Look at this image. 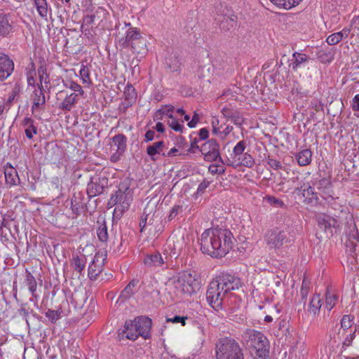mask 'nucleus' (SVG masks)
<instances>
[{
  "label": "nucleus",
  "instance_id": "obj_53",
  "mask_svg": "<svg viewBox=\"0 0 359 359\" xmlns=\"http://www.w3.org/2000/svg\"><path fill=\"white\" fill-rule=\"evenodd\" d=\"M95 14L87 15L84 16L83 20V24L81 25V28H84L85 27H89L90 25L93 24L95 20Z\"/></svg>",
  "mask_w": 359,
  "mask_h": 359
},
{
  "label": "nucleus",
  "instance_id": "obj_38",
  "mask_svg": "<svg viewBox=\"0 0 359 359\" xmlns=\"http://www.w3.org/2000/svg\"><path fill=\"white\" fill-rule=\"evenodd\" d=\"M173 111L174 107L172 105H165L156 111L154 114V119L161 120L164 115L169 118V115L172 114Z\"/></svg>",
  "mask_w": 359,
  "mask_h": 359
},
{
  "label": "nucleus",
  "instance_id": "obj_41",
  "mask_svg": "<svg viewBox=\"0 0 359 359\" xmlns=\"http://www.w3.org/2000/svg\"><path fill=\"white\" fill-rule=\"evenodd\" d=\"M39 15L45 18L48 14V4L46 0H34Z\"/></svg>",
  "mask_w": 359,
  "mask_h": 359
},
{
  "label": "nucleus",
  "instance_id": "obj_6",
  "mask_svg": "<svg viewBox=\"0 0 359 359\" xmlns=\"http://www.w3.org/2000/svg\"><path fill=\"white\" fill-rule=\"evenodd\" d=\"M265 241L270 249L280 250L285 245H291L294 238L289 230L274 229L267 231Z\"/></svg>",
  "mask_w": 359,
  "mask_h": 359
},
{
  "label": "nucleus",
  "instance_id": "obj_49",
  "mask_svg": "<svg viewBox=\"0 0 359 359\" xmlns=\"http://www.w3.org/2000/svg\"><path fill=\"white\" fill-rule=\"evenodd\" d=\"M354 317L351 315H344L341 320V326L344 330H347L351 327V323Z\"/></svg>",
  "mask_w": 359,
  "mask_h": 359
},
{
  "label": "nucleus",
  "instance_id": "obj_15",
  "mask_svg": "<svg viewBox=\"0 0 359 359\" xmlns=\"http://www.w3.org/2000/svg\"><path fill=\"white\" fill-rule=\"evenodd\" d=\"M221 287L224 288V291H227L229 294L233 290H238L241 286V280L238 277L229 273H222L217 278Z\"/></svg>",
  "mask_w": 359,
  "mask_h": 359
},
{
  "label": "nucleus",
  "instance_id": "obj_51",
  "mask_svg": "<svg viewBox=\"0 0 359 359\" xmlns=\"http://www.w3.org/2000/svg\"><path fill=\"white\" fill-rule=\"evenodd\" d=\"M208 170L211 174L222 175L224 173L225 168L223 165H221L211 164L208 168Z\"/></svg>",
  "mask_w": 359,
  "mask_h": 359
},
{
  "label": "nucleus",
  "instance_id": "obj_52",
  "mask_svg": "<svg viewBox=\"0 0 359 359\" xmlns=\"http://www.w3.org/2000/svg\"><path fill=\"white\" fill-rule=\"evenodd\" d=\"M341 41V35L339 34V32L334 33L331 35H330L327 38V43L329 45H335L337 44L339 42Z\"/></svg>",
  "mask_w": 359,
  "mask_h": 359
},
{
  "label": "nucleus",
  "instance_id": "obj_11",
  "mask_svg": "<svg viewBox=\"0 0 359 359\" xmlns=\"http://www.w3.org/2000/svg\"><path fill=\"white\" fill-rule=\"evenodd\" d=\"M109 179L105 175H95L87 184L86 192L89 198L102 194L108 187Z\"/></svg>",
  "mask_w": 359,
  "mask_h": 359
},
{
  "label": "nucleus",
  "instance_id": "obj_13",
  "mask_svg": "<svg viewBox=\"0 0 359 359\" xmlns=\"http://www.w3.org/2000/svg\"><path fill=\"white\" fill-rule=\"evenodd\" d=\"M184 238L183 235L172 234L168 240L163 254L168 257L177 258L180 252L184 246Z\"/></svg>",
  "mask_w": 359,
  "mask_h": 359
},
{
  "label": "nucleus",
  "instance_id": "obj_34",
  "mask_svg": "<svg viewBox=\"0 0 359 359\" xmlns=\"http://www.w3.org/2000/svg\"><path fill=\"white\" fill-rule=\"evenodd\" d=\"M272 4L278 8L290 9L297 6L302 0H270Z\"/></svg>",
  "mask_w": 359,
  "mask_h": 359
},
{
  "label": "nucleus",
  "instance_id": "obj_36",
  "mask_svg": "<svg viewBox=\"0 0 359 359\" xmlns=\"http://www.w3.org/2000/svg\"><path fill=\"white\" fill-rule=\"evenodd\" d=\"M97 224H99V226L97 229V237L101 242L105 243L108 239V232L106 222L104 220H102V222L98 220Z\"/></svg>",
  "mask_w": 359,
  "mask_h": 359
},
{
  "label": "nucleus",
  "instance_id": "obj_54",
  "mask_svg": "<svg viewBox=\"0 0 359 359\" xmlns=\"http://www.w3.org/2000/svg\"><path fill=\"white\" fill-rule=\"evenodd\" d=\"M188 319L187 316H175L172 318H168V322H172L173 323H180L182 325H186V320Z\"/></svg>",
  "mask_w": 359,
  "mask_h": 359
},
{
  "label": "nucleus",
  "instance_id": "obj_9",
  "mask_svg": "<svg viewBox=\"0 0 359 359\" xmlns=\"http://www.w3.org/2000/svg\"><path fill=\"white\" fill-rule=\"evenodd\" d=\"M334 215L330 216L327 214H319L316 216L318 226L325 234L327 238H330L333 235L334 230L336 231L339 227L340 222L336 218L337 212L332 213Z\"/></svg>",
  "mask_w": 359,
  "mask_h": 359
},
{
  "label": "nucleus",
  "instance_id": "obj_20",
  "mask_svg": "<svg viewBox=\"0 0 359 359\" xmlns=\"http://www.w3.org/2000/svg\"><path fill=\"white\" fill-rule=\"evenodd\" d=\"M316 185L318 189L321 191L320 195L325 200H327L329 203L334 201V198L332 196L333 191L331 189L332 183L330 180L323 178L319 180Z\"/></svg>",
  "mask_w": 359,
  "mask_h": 359
},
{
  "label": "nucleus",
  "instance_id": "obj_25",
  "mask_svg": "<svg viewBox=\"0 0 359 359\" xmlns=\"http://www.w3.org/2000/svg\"><path fill=\"white\" fill-rule=\"evenodd\" d=\"M79 94L72 93L66 95L64 100L60 103L59 108L63 111H70L79 100Z\"/></svg>",
  "mask_w": 359,
  "mask_h": 359
},
{
  "label": "nucleus",
  "instance_id": "obj_30",
  "mask_svg": "<svg viewBox=\"0 0 359 359\" xmlns=\"http://www.w3.org/2000/svg\"><path fill=\"white\" fill-rule=\"evenodd\" d=\"M124 99L126 104L128 106H131L137 98V94L135 88L130 84H128L123 92Z\"/></svg>",
  "mask_w": 359,
  "mask_h": 359
},
{
  "label": "nucleus",
  "instance_id": "obj_29",
  "mask_svg": "<svg viewBox=\"0 0 359 359\" xmlns=\"http://www.w3.org/2000/svg\"><path fill=\"white\" fill-rule=\"evenodd\" d=\"M292 57L293 62L290 66L294 71H297V69L301 67L302 64L308 62L309 60V57L308 55L298 52H294L292 55Z\"/></svg>",
  "mask_w": 359,
  "mask_h": 359
},
{
  "label": "nucleus",
  "instance_id": "obj_1",
  "mask_svg": "<svg viewBox=\"0 0 359 359\" xmlns=\"http://www.w3.org/2000/svg\"><path fill=\"white\" fill-rule=\"evenodd\" d=\"M232 233L228 229L206 230L201 235V250L213 257H222L232 248Z\"/></svg>",
  "mask_w": 359,
  "mask_h": 359
},
{
  "label": "nucleus",
  "instance_id": "obj_58",
  "mask_svg": "<svg viewBox=\"0 0 359 359\" xmlns=\"http://www.w3.org/2000/svg\"><path fill=\"white\" fill-rule=\"evenodd\" d=\"M225 23H227L228 25L230 24L231 27L233 26V24L235 23V19L229 17H224V20L221 22L220 26L222 29H226ZM229 28L226 27V29H229Z\"/></svg>",
  "mask_w": 359,
  "mask_h": 359
},
{
  "label": "nucleus",
  "instance_id": "obj_27",
  "mask_svg": "<svg viewBox=\"0 0 359 359\" xmlns=\"http://www.w3.org/2000/svg\"><path fill=\"white\" fill-rule=\"evenodd\" d=\"M312 152L309 149H305L295 154V158L300 166H306L311 163Z\"/></svg>",
  "mask_w": 359,
  "mask_h": 359
},
{
  "label": "nucleus",
  "instance_id": "obj_57",
  "mask_svg": "<svg viewBox=\"0 0 359 359\" xmlns=\"http://www.w3.org/2000/svg\"><path fill=\"white\" fill-rule=\"evenodd\" d=\"M13 219L11 218L10 215H5L3 217V219L1 221V224L0 226V231L2 230L3 227L9 229L10 224L12 222Z\"/></svg>",
  "mask_w": 359,
  "mask_h": 359
},
{
  "label": "nucleus",
  "instance_id": "obj_56",
  "mask_svg": "<svg viewBox=\"0 0 359 359\" xmlns=\"http://www.w3.org/2000/svg\"><path fill=\"white\" fill-rule=\"evenodd\" d=\"M25 132L26 137L29 139H32L33 137V135L34 134H36L37 129L34 125H32V126H29L25 129Z\"/></svg>",
  "mask_w": 359,
  "mask_h": 359
},
{
  "label": "nucleus",
  "instance_id": "obj_55",
  "mask_svg": "<svg viewBox=\"0 0 359 359\" xmlns=\"http://www.w3.org/2000/svg\"><path fill=\"white\" fill-rule=\"evenodd\" d=\"M336 299H337L334 295H330V296L326 297V301H325L326 307L329 311H330L335 305Z\"/></svg>",
  "mask_w": 359,
  "mask_h": 359
},
{
  "label": "nucleus",
  "instance_id": "obj_46",
  "mask_svg": "<svg viewBox=\"0 0 359 359\" xmlns=\"http://www.w3.org/2000/svg\"><path fill=\"white\" fill-rule=\"evenodd\" d=\"M264 200L275 208L285 207V203L283 201L273 196H266L264 198Z\"/></svg>",
  "mask_w": 359,
  "mask_h": 359
},
{
  "label": "nucleus",
  "instance_id": "obj_43",
  "mask_svg": "<svg viewBox=\"0 0 359 359\" xmlns=\"http://www.w3.org/2000/svg\"><path fill=\"white\" fill-rule=\"evenodd\" d=\"M63 84L67 88H69L72 91H74V93H77L81 96L83 95L84 91L82 89V87L77 83L73 81H63Z\"/></svg>",
  "mask_w": 359,
  "mask_h": 359
},
{
  "label": "nucleus",
  "instance_id": "obj_32",
  "mask_svg": "<svg viewBox=\"0 0 359 359\" xmlns=\"http://www.w3.org/2000/svg\"><path fill=\"white\" fill-rule=\"evenodd\" d=\"M246 148V142L244 140L238 142L236 145L233 147V152L231 154V158L233 159V163L236 162V159L239 160V158L243 156L245 154L244 151Z\"/></svg>",
  "mask_w": 359,
  "mask_h": 359
},
{
  "label": "nucleus",
  "instance_id": "obj_19",
  "mask_svg": "<svg viewBox=\"0 0 359 359\" xmlns=\"http://www.w3.org/2000/svg\"><path fill=\"white\" fill-rule=\"evenodd\" d=\"M25 284L28 287V290L32 294V297L29 299V301L34 303V306L38 307L37 300L39 296L36 292L37 283L34 276L27 270H26L25 272Z\"/></svg>",
  "mask_w": 359,
  "mask_h": 359
},
{
  "label": "nucleus",
  "instance_id": "obj_48",
  "mask_svg": "<svg viewBox=\"0 0 359 359\" xmlns=\"http://www.w3.org/2000/svg\"><path fill=\"white\" fill-rule=\"evenodd\" d=\"M309 287L310 282L306 278H304L302 281V285L300 290V294L302 296V300L306 298L309 293Z\"/></svg>",
  "mask_w": 359,
  "mask_h": 359
},
{
  "label": "nucleus",
  "instance_id": "obj_64",
  "mask_svg": "<svg viewBox=\"0 0 359 359\" xmlns=\"http://www.w3.org/2000/svg\"><path fill=\"white\" fill-rule=\"evenodd\" d=\"M198 135H199V138H200V140H206V139L208 137V135H209V131H208V130L207 128H201V129L199 130Z\"/></svg>",
  "mask_w": 359,
  "mask_h": 359
},
{
  "label": "nucleus",
  "instance_id": "obj_40",
  "mask_svg": "<svg viewBox=\"0 0 359 359\" xmlns=\"http://www.w3.org/2000/svg\"><path fill=\"white\" fill-rule=\"evenodd\" d=\"M27 303L22 304L20 309L18 310V313L20 316H23L25 318L26 323L28 326H29L28 316L29 314H32L34 317L39 318L38 315L34 312L33 309H31L29 307H27Z\"/></svg>",
  "mask_w": 359,
  "mask_h": 359
},
{
  "label": "nucleus",
  "instance_id": "obj_16",
  "mask_svg": "<svg viewBox=\"0 0 359 359\" xmlns=\"http://www.w3.org/2000/svg\"><path fill=\"white\" fill-rule=\"evenodd\" d=\"M86 198L84 194L81 192H74L71 199V208L72 213L75 215L74 217H77L82 212L87 210Z\"/></svg>",
  "mask_w": 359,
  "mask_h": 359
},
{
  "label": "nucleus",
  "instance_id": "obj_63",
  "mask_svg": "<svg viewBox=\"0 0 359 359\" xmlns=\"http://www.w3.org/2000/svg\"><path fill=\"white\" fill-rule=\"evenodd\" d=\"M279 330L283 332H289L288 322L285 320H281L278 324Z\"/></svg>",
  "mask_w": 359,
  "mask_h": 359
},
{
  "label": "nucleus",
  "instance_id": "obj_12",
  "mask_svg": "<svg viewBox=\"0 0 359 359\" xmlns=\"http://www.w3.org/2000/svg\"><path fill=\"white\" fill-rule=\"evenodd\" d=\"M200 151L204 156L205 161H219L224 163L219 153V145L216 140L210 139L205 142L201 147Z\"/></svg>",
  "mask_w": 359,
  "mask_h": 359
},
{
  "label": "nucleus",
  "instance_id": "obj_24",
  "mask_svg": "<svg viewBox=\"0 0 359 359\" xmlns=\"http://www.w3.org/2000/svg\"><path fill=\"white\" fill-rule=\"evenodd\" d=\"M164 148V142L158 141L149 145L147 148V153L151 161H156L158 159L157 155L161 154L163 151Z\"/></svg>",
  "mask_w": 359,
  "mask_h": 359
},
{
  "label": "nucleus",
  "instance_id": "obj_60",
  "mask_svg": "<svg viewBox=\"0 0 359 359\" xmlns=\"http://www.w3.org/2000/svg\"><path fill=\"white\" fill-rule=\"evenodd\" d=\"M351 108L353 111H359V94L355 95L353 98Z\"/></svg>",
  "mask_w": 359,
  "mask_h": 359
},
{
  "label": "nucleus",
  "instance_id": "obj_23",
  "mask_svg": "<svg viewBox=\"0 0 359 359\" xmlns=\"http://www.w3.org/2000/svg\"><path fill=\"white\" fill-rule=\"evenodd\" d=\"M4 175L6 184L10 186L16 185L20 180L18 172L10 163L4 166Z\"/></svg>",
  "mask_w": 359,
  "mask_h": 359
},
{
  "label": "nucleus",
  "instance_id": "obj_8",
  "mask_svg": "<svg viewBox=\"0 0 359 359\" xmlns=\"http://www.w3.org/2000/svg\"><path fill=\"white\" fill-rule=\"evenodd\" d=\"M174 285L176 289L189 295L196 293L200 289V282L196 273L193 274L188 271L180 273Z\"/></svg>",
  "mask_w": 359,
  "mask_h": 359
},
{
  "label": "nucleus",
  "instance_id": "obj_59",
  "mask_svg": "<svg viewBox=\"0 0 359 359\" xmlns=\"http://www.w3.org/2000/svg\"><path fill=\"white\" fill-rule=\"evenodd\" d=\"M148 222L146 214L142 215L141 219L140 221V232H143L145 229H148L147 227Z\"/></svg>",
  "mask_w": 359,
  "mask_h": 359
},
{
  "label": "nucleus",
  "instance_id": "obj_17",
  "mask_svg": "<svg viewBox=\"0 0 359 359\" xmlns=\"http://www.w3.org/2000/svg\"><path fill=\"white\" fill-rule=\"evenodd\" d=\"M168 258V255L163 258L160 252H156L153 254L146 255L144 259V264L149 268L161 267L162 269H167L168 267L166 264Z\"/></svg>",
  "mask_w": 359,
  "mask_h": 359
},
{
  "label": "nucleus",
  "instance_id": "obj_45",
  "mask_svg": "<svg viewBox=\"0 0 359 359\" xmlns=\"http://www.w3.org/2000/svg\"><path fill=\"white\" fill-rule=\"evenodd\" d=\"M170 120L168 121V126L175 131L182 133L183 131L184 126L180 124L178 121L174 118L172 114L169 115Z\"/></svg>",
  "mask_w": 359,
  "mask_h": 359
},
{
  "label": "nucleus",
  "instance_id": "obj_33",
  "mask_svg": "<svg viewBox=\"0 0 359 359\" xmlns=\"http://www.w3.org/2000/svg\"><path fill=\"white\" fill-rule=\"evenodd\" d=\"M112 142L117 147V152L123 154L126 148V137L123 134L116 135L112 138Z\"/></svg>",
  "mask_w": 359,
  "mask_h": 359
},
{
  "label": "nucleus",
  "instance_id": "obj_14",
  "mask_svg": "<svg viewBox=\"0 0 359 359\" xmlns=\"http://www.w3.org/2000/svg\"><path fill=\"white\" fill-rule=\"evenodd\" d=\"M144 214H146L148 222V231L150 234H160L163 231V226L161 217L158 213L152 212V208L146 207L144 210Z\"/></svg>",
  "mask_w": 359,
  "mask_h": 359
},
{
  "label": "nucleus",
  "instance_id": "obj_3",
  "mask_svg": "<svg viewBox=\"0 0 359 359\" xmlns=\"http://www.w3.org/2000/svg\"><path fill=\"white\" fill-rule=\"evenodd\" d=\"M243 337L255 359H266L269 357V342L263 333L255 330H248Z\"/></svg>",
  "mask_w": 359,
  "mask_h": 359
},
{
  "label": "nucleus",
  "instance_id": "obj_2",
  "mask_svg": "<svg viewBox=\"0 0 359 359\" xmlns=\"http://www.w3.org/2000/svg\"><path fill=\"white\" fill-rule=\"evenodd\" d=\"M125 25L129 28L126 32V36L118 39V45L121 48H130L133 53L143 57L148 52L147 39L137 28L131 27L130 23Z\"/></svg>",
  "mask_w": 359,
  "mask_h": 359
},
{
  "label": "nucleus",
  "instance_id": "obj_47",
  "mask_svg": "<svg viewBox=\"0 0 359 359\" xmlns=\"http://www.w3.org/2000/svg\"><path fill=\"white\" fill-rule=\"evenodd\" d=\"M46 316L51 323H54L60 318V312L55 310L48 309L46 313Z\"/></svg>",
  "mask_w": 359,
  "mask_h": 359
},
{
  "label": "nucleus",
  "instance_id": "obj_39",
  "mask_svg": "<svg viewBox=\"0 0 359 359\" xmlns=\"http://www.w3.org/2000/svg\"><path fill=\"white\" fill-rule=\"evenodd\" d=\"M235 163L236 165H241L245 167L252 168L255 165V160L250 154L245 153L243 156L239 158V160L236 159Z\"/></svg>",
  "mask_w": 359,
  "mask_h": 359
},
{
  "label": "nucleus",
  "instance_id": "obj_35",
  "mask_svg": "<svg viewBox=\"0 0 359 359\" xmlns=\"http://www.w3.org/2000/svg\"><path fill=\"white\" fill-rule=\"evenodd\" d=\"M98 262L97 257H94L92 264L88 266V278L93 280H96L97 277L102 271V266H97L96 262Z\"/></svg>",
  "mask_w": 359,
  "mask_h": 359
},
{
  "label": "nucleus",
  "instance_id": "obj_28",
  "mask_svg": "<svg viewBox=\"0 0 359 359\" xmlns=\"http://www.w3.org/2000/svg\"><path fill=\"white\" fill-rule=\"evenodd\" d=\"M138 283L139 280L137 279H133L130 280L129 283L125 287V288L121 291L119 298L123 299H128L130 298L133 295L135 287Z\"/></svg>",
  "mask_w": 359,
  "mask_h": 359
},
{
  "label": "nucleus",
  "instance_id": "obj_4",
  "mask_svg": "<svg viewBox=\"0 0 359 359\" xmlns=\"http://www.w3.org/2000/svg\"><path fill=\"white\" fill-rule=\"evenodd\" d=\"M133 191L127 182L119 184L118 190L110 197L108 204L115 206L114 215L121 217L123 212L128 210L133 201Z\"/></svg>",
  "mask_w": 359,
  "mask_h": 359
},
{
  "label": "nucleus",
  "instance_id": "obj_44",
  "mask_svg": "<svg viewBox=\"0 0 359 359\" xmlns=\"http://www.w3.org/2000/svg\"><path fill=\"white\" fill-rule=\"evenodd\" d=\"M126 334V337L128 339H130V340H135L137 339V337L140 336V334H137V332H136V330H135L134 329H128V330H126V328L124 327L123 330H122L121 331H119L118 332V337L121 338H123L124 337V334Z\"/></svg>",
  "mask_w": 359,
  "mask_h": 359
},
{
  "label": "nucleus",
  "instance_id": "obj_50",
  "mask_svg": "<svg viewBox=\"0 0 359 359\" xmlns=\"http://www.w3.org/2000/svg\"><path fill=\"white\" fill-rule=\"evenodd\" d=\"M266 161L267 164L274 170H279L283 168L282 164L279 161L272 158L270 156H268V157L266 158Z\"/></svg>",
  "mask_w": 359,
  "mask_h": 359
},
{
  "label": "nucleus",
  "instance_id": "obj_62",
  "mask_svg": "<svg viewBox=\"0 0 359 359\" xmlns=\"http://www.w3.org/2000/svg\"><path fill=\"white\" fill-rule=\"evenodd\" d=\"M180 207L179 205H175L170 210V215H168V220L171 221L178 214Z\"/></svg>",
  "mask_w": 359,
  "mask_h": 359
},
{
  "label": "nucleus",
  "instance_id": "obj_5",
  "mask_svg": "<svg viewBox=\"0 0 359 359\" xmlns=\"http://www.w3.org/2000/svg\"><path fill=\"white\" fill-rule=\"evenodd\" d=\"M216 359H244L242 349L233 338L225 337L216 344Z\"/></svg>",
  "mask_w": 359,
  "mask_h": 359
},
{
  "label": "nucleus",
  "instance_id": "obj_42",
  "mask_svg": "<svg viewBox=\"0 0 359 359\" xmlns=\"http://www.w3.org/2000/svg\"><path fill=\"white\" fill-rule=\"evenodd\" d=\"M72 265L74 269L79 273H81L86 266V259H81L79 256L73 257Z\"/></svg>",
  "mask_w": 359,
  "mask_h": 359
},
{
  "label": "nucleus",
  "instance_id": "obj_10",
  "mask_svg": "<svg viewBox=\"0 0 359 359\" xmlns=\"http://www.w3.org/2000/svg\"><path fill=\"white\" fill-rule=\"evenodd\" d=\"M151 319L147 316H138L133 321H126L125 328L134 329L137 332L140 336L144 339L150 337V330L151 328Z\"/></svg>",
  "mask_w": 359,
  "mask_h": 359
},
{
  "label": "nucleus",
  "instance_id": "obj_61",
  "mask_svg": "<svg viewBox=\"0 0 359 359\" xmlns=\"http://www.w3.org/2000/svg\"><path fill=\"white\" fill-rule=\"evenodd\" d=\"M80 75L84 82L89 80V70L85 67H83L80 70Z\"/></svg>",
  "mask_w": 359,
  "mask_h": 359
},
{
  "label": "nucleus",
  "instance_id": "obj_18",
  "mask_svg": "<svg viewBox=\"0 0 359 359\" xmlns=\"http://www.w3.org/2000/svg\"><path fill=\"white\" fill-rule=\"evenodd\" d=\"M14 69V63L10 57L0 53V81L7 79Z\"/></svg>",
  "mask_w": 359,
  "mask_h": 359
},
{
  "label": "nucleus",
  "instance_id": "obj_26",
  "mask_svg": "<svg viewBox=\"0 0 359 359\" xmlns=\"http://www.w3.org/2000/svg\"><path fill=\"white\" fill-rule=\"evenodd\" d=\"M46 103L45 95L43 93V87L42 85H39L38 89L34 91L33 95V105L32 107V112L34 109L40 105H44Z\"/></svg>",
  "mask_w": 359,
  "mask_h": 359
},
{
  "label": "nucleus",
  "instance_id": "obj_37",
  "mask_svg": "<svg viewBox=\"0 0 359 359\" xmlns=\"http://www.w3.org/2000/svg\"><path fill=\"white\" fill-rule=\"evenodd\" d=\"M321 307V299L318 294L313 296L309 303V312L313 315L317 314Z\"/></svg>",
  "mask_w": 359,
  "mask_h": 359
},
{
  "label": "nucleus",
  "instance_id": "obj_7",
  "mask_svg": "<svg viewBox=\"0 0 359 359\" xmlns=\"http://www.w3.org/2000/svg\"><path fill=\"white\" fill-rule=\"evenodd\" d=\"M229 295L224 288L221 287L217 279L212 280L208 287L206 292L207 301L209 304L215 310L222 309L226 297Z\"/></svg>",
  "mask_w": 359,
  "mask_h": 359
},
{
  "label": "nucleus",
  "instance_id": "obj_22",
  "mask_svg": "<svg viewBox=\"0 0 359 359\" xmlns=\"http://www.w3.org/2000/svg\"><path fill=\"white\" fill-rule=\"evenodd\" d=\"M221 112L224 117L227 120H231L235 125L241 126L244 121L243 115L236 109L224 107Z\"/></svg>",
  "mask_w": 359,
  "mask_h": 359
},
{
  "label": "nucleus",
  "instance_id": "obj_31",
  "mask_svg": "<svg viewBox=\"0 0 359 359\" xmlns=\"http://www.w3.org/2000/svg\"><path fill=\"white\" fill-rule=\"evenodd\" d=\"M11 30L6 15L0 12V37H6Z\"/></svg>",
  "mask_w": 359,
  "mask_h": 359
},
{
  "label": "nucleus",
  "instance_id": "obj_21",
  "mask_svg": "<svg viewBox=\"0 0 359 359\" xmlns=\"http://www.w3.org/2000/svg\"><path fill=\"white\" fill-rule=\"evenodd\" d=\"M295 192L302 193V195L304 198L303 202L305 204H316L318 203V193L315 191V189L313 187L309 185L307 188H304L302 189V187L300 188L297 187L295 189Z\"/></svg>",
  "mask_w": 359,
  "mask_h": 359
}]
</instances>
